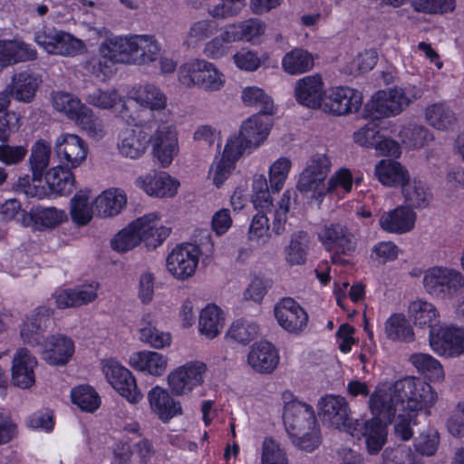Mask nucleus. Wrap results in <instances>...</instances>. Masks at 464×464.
I'll list each match as a JSON object with an SVG mask.
<instances>
[{
	"mask_svg": "<svg viewBox=\"0 0 464 464\" xmlns=\"http://www.w3.org/2000/svg\"><path fill=\"white\" fill-rule=\"evenodd\" d=\"M438 400L435 390L425 382L406 377L394 383H382L370 394L368 407L374 418L388 422L400 411H419L432 407Z\"/></svg>",
	"mask_w": 464,
	"mask_h": 464,
	"instance_id": "f257e3e1",
	"label": "nucleus"
},
{
	"mask_svg": "<svg viewBox=\"0 0 464 464\" xmlns=\"http://www.w3.org/2000/svg\"><path fill=\"white\" fill-rule=\"evenodd\" d=\"M160 44L153 35H116L106 38L99 48L98 66L105 75L112 72L116 63L138 65L155 62L160 53Z\"/></svg>",
	"mask_w": 464,
	"mask_h": 464,
	"instance_id": "f03ea898",
	"label": "nucleus"
},
{
	"mask_svg": "<svg viewBox=\"0 0 464 464\" xmlns=\"http://www.w3.org/2000/svg\"><path fill=\"white\" fill-rule=\"evenodd\" d=\"M283 418L286 430L300 449L311 451L319 445V431L311 406L291 401L285 405Z\"/></svg>",
	"mask_w": 464,
	"mask_h": 464,
	"instance_id": "7ed1b4c3",
	"label": "nucleus"
},
{
	"mask_svg": "<svg viewBox=\"0 0 464 464\" xmlns=\"http://www.w3.org/2000/svg\"><path fill=\"white\" fill-rule=\"evenodd\" d=\"M421 96V89L414 85L377 92L364 106V118L379 120L396 116Z\"/></svg>",
	"mask_w": 464,
	"mask_h": 464,
	"instance_id": "20e7f679",
	"label": "nucleus"
},
{
	"mask_svg": "<svg viewBox=\"0 0 464 464\" xmlns=\"http://www.w3.org/2000/svg\"><path fill=\"white\" fill-rule=\"evenodd\" d=\"M179 80L187 87H197L205 92H218L225 85V75L217 66L204 59H191L179 69Z\"/></svg>",
	"mask_w": 464,
	"mask_h": 464,
	"instance_id": "39448f33",
	"label": "nucleus"
},
{
	"mask_svg": "<svg viewBox=\"0 0 464 464\" xmlns=\"http://www.w3.org/2000/svg\"><path fill=\"white\" fill-rule=\"evenodd\" d=\"M422 284L430 295L451 300L464 290V275L455 268L433 266L425 271Z\"/></svg>",
	"mask_w": 464,
	"mask_h": 464,
	"instance_id": "423d86ee",
	"label": "nucleus"
},
{
	"mask_svg": "<svg viewBox=\"0 0 464 464\" xmlns=\"http://www.w3.org/2000/svg\"><path fill=\"white\" fill-rule=\"evenodd\" d=\"M270 189L268 181L264 175L255 176L252 183V202L256 209L274 208L273 230L276 234L280 235L285 229L293 193L290 190H285L274 208Z\"/></svg>",
	"mask_w": 464,
	"mask_h": 464,
	"instance_id": "0eeeda50",
	"label": "nucleus"
},
{
	"mask_svg": "<svg viewBox=\"0 0 464 464\" xmlns=\"http://www.w3.org/2000/svg\"><path fill=\"white\" fill-rule=\"evenodd\" d=\"M330 169L331 161L326 155L313 156L300 173L296 183L297 190L312 199L321 201L327 195L326 178Z\"/></svg>",
	"mask_w": 464,
	"mask_h": 464,
	"instance_id": "6e6552de",
	"label": "nucleus"
},
{
	"mask_svg": "<svg viewBox=\"0 0 464 464\" xmlns=\"http://www.w3.org/2000/svg\"><path fill=\"white\" fill-rule=\"evenodd\" d=\"M34 41L52 55L72 57L82 53L85 49V44L81 39L52 25H44L37 30Z\"/></svg>",
	"mask_w": 464,
	"mask_h": 464,
	"instance_id": "1a4fd4ad",
	"label": "nucleus"
},
{
	"mask_svg": "<svg viewBox=\"0 0 464 464\" xmlns=\"http://www.w3.org/2000/svg\"><path fill=\"white\" fill-rule=\"evenodd\" d=\"M207 366L200 361L187 362L169 372L167 384L175 396L189 395L204 382Z\"/></svg>",
	"mask_w": 464,
	"mask_h": 464,
	"instance_id": "9d476101",
	"label": "nucleus"
},
{
	"mask_svg": "<svg viewBox=\"0 0 464 464\" xmlns=\"http://www.w3.org/2000/svg\"><path fill=\"white\" fill-rule=\"evenodd\" d=\"M202 250L192 243L177 245L167 256L166 268L178 280L191 278L198 266Z\"/></svg>",
	"mask_w": 464,
	"mask_h": 464,
	"instance_id": "9b49d317",
	"label": "nucleus"
},
{
	"mask_svg": "<svg viewBox=\"0 0 464 464\" xmlns=\"http://www.w3.org/2000/svg\"><path fill=\"white\" fill-rule=\"evenodd\" d=\"M317 410L322 420L331 428L348 433L349 428L354 423L350 406L343 396L327 394L322 397L318 401Z\"/></svg>",
	"mask_w": 464,
	"mask_h": 464,
	"instance_id": "f8f14e48",
	"label": "nucleus"
},
{
	"mask_svg": "<svg viewBox=\"0 0 464 464\" xmlns=\"http://www.w3.org/2000/svg\"><path fill=\"white\" fill-rule=\"evenodd\" d=\"M362 103L361 92L349 87L337 86L324 92L321 110L334 116H343L357 112Z\"/></svg>",
	"mask_w": 464,
	"mask_h": 464,
	"instance_id": "ddd939ff",
	"label": "nucleus"
},
{
	"mask_svg": "<svg viewBox=\"0 0 464 464\" xmlns=\"http://www.w3.org/2000/svg\"><path fill=\"white\" fill-rule=\"evenodd\" d=\"M102 371L111 385L129 402L138 403L143 397L132 373L113 359L104 360Z\"/></svg>",
	"mask_w": 464,
	"mask_h": 464,
	"instance_id": "4468645a",
	"label": "nucleus"
},
{
	"mask_svg": "<svg viewBox=\"0 0 464 464\" xmlns=\"http://www.w3.org/2000/svg\"><path fill=\"white\" fill-rule=\"evenodd\" d=\"M318 238L329 251L349 255L355 251V232L342 222L325 224L318 233Z\"/></svg>",
	"mask_w": 464,
	"mask_h": 464,
	"instance_id": "2eb2a0df",
	"label": "nucleus"
},
{
	"mask_svg": "<svg viewBox=\"0 0 464 464\" xmlns=\"http://www.w3.org/2000/svg\"><path fill=\"white\" fill-rule=\"evenodd\" d=\"M54 151L63 166L74 169L86 160L88 146L76 134L62 133L54 141Z\"/></svg>",
	"mask_w": 464,
	"mask_h": 464,
	"instance_id": "dca6fc26",
	"label": "nucleus"
},
{
	"mask_svg": "<svg viewBox=\"0 0 464 464\" xmlns=\"http://www.w3.org/2000/svg\"><path fill=\"white\" fill-rule=\"evenodd\" d=\"M53 312L49 305L42 304L25 315L20 327V335L24 343L33 346L41 344L44 334L51 324Z\"/></svg>",
	"mask_w": 464,
	"mask_h": 464,
	"instance_id": "f3484780",
	"label": "nucleus"
},
{
	"mask_svg": "<svg viewBox=\"0 0 464 464\" xmlns=\"http://www.w3.org/2000/svg\"><path fill=\"white\" fill-rule=\"evenodd\" d=\"M431 349L438 354L454 357L464 354V329L457 327H440L429 336Z\"/></svg>",
	"mask_w": 464,
	"mask_h": 464,
	"instance_id": "a211bd4d",
	"label": "nucleus"
},
{
	"mask_svg": "<svg viewBox=\"0 0 464 464\" xmlns=\"http://www.w3.org/2000/svg\"><path fill=\"white\" fill-rule=\"evenodd\" d=\"M278 324L290 334H298L307 326L308 315L293 298H283L274 309Z\"/></svg>",
	"mask_w": 464,
	"mask_h": 464,
	"instance_id": "6ab92c4d",
	"label": "nucleus"
},
{
	"mask_svg": "<svg viewBox=\"0 0 464 464\" xmlns=\"http://www.w3.org/2000/svg\"><path fill=\"white\" fill-rule=\"evenodd\" d=\"M151 140L150 132L140 126L123 129L118 136L119 153L127 159L136 160L146 151Z\"/></svg>",
	"mask_w": 464,
	"mask_h": 464,
	"instance_id": "aec40b11",
	"label": "nucleus"
},
{
	"mask_svg": "<svg viewBox=\"0 0 464 464\" xmlns=\"http://www.w3.org/2000/svg\"><path fill=\"white\" fill-rule=\"evenodd\" d=\"M39 346L43 360L53 366L65 365L74 353L72 340L63 334L50 335Z\"/></svg>",
	"mask_w": 464,
	"mask_h": 464,
	"instance_id": "412c9836",
	"label": "nucleus"
},
{
	"mask_svg": "<svg viewBox=\"0 0 464 464\" xmlns=\"http://www.w3.org/2000/svg\"><path fill=\"white\" fill-rule=\"evenodd\" d=\"M100 284L91 282L74 288L62 289L55 292L53 297L58 309H67L87 305L98 298Z\"/></svg>",
	"mask_w": 464,
	"mask_h": 464,
	"instance_id": "4be33fe9",
	"label": "nucleus"
},
{
	"mask_svg": "<svg viewBox=\"0 0 464 464\" xmlns=\"http://www.w3.org/2000/svg\"><path fill=\"white\" fill-rule=\"evenodd\" d=\"M348 433L353 437H364L370 453L375 454L382 450L386 441V427L381 419L372 418L370 420H354Z\"/></svg>",
	"mask_w": 464,
	"mask_h": 464,
	"instance_id": "5701e85b",
	"label": "nucleus"
},
{
	"mask_svg": "<svg viewBox=\"0 0 464 464\" xmlns=\"http://www.w3.org/2000/svg\"><path fill=\"white\" fill-rule=\"evenodd\" d=\"M136 233L140 236L148 247L156 248L169 235V229L164 227L157 213L146 214L132 222Z\"/></svg>",
	"mask_w": 464,
	"mask_h": 464,
	"instance_id": "b1692460",
	"label": "nucleus"
},
{
	"mask_svg": "<svg viewBox=\"0 0 464 464\" xmlns=\"http://www.w3.org/2000/svg\"><path fill=\"white\" fill-rule=\"evenodd\" d=\"M169 392L157 385L150 390L147 395L151 411L163 422H168L175 416L182 414L180 402L175 400Z\"/></svg>",
	"mask_w": 464,
	"mask_h": 464,
	"instance_id": "393cba45",
	"label": "nucleus"
},
{
	"mask_svg": "<svg viewBox=\"0 0 464 464\" xmlns=\"http://www.w3.org/2000/svg\"><path fill=\"white\" fill-rule=\"evenodd\" d=\"M325 92L323 79L319 74L303 77L296 82L295 86L296 101L312 109H321Z\"/></svg>",
	"mask_w": 464,
	"mask_h": 464,
	"instance_id": "a878e982",
	"label": "nucleus"
},
{
	"mask_svg": "<svg viewBox=\"0 0 464 464\" xmlns=\"http://www.w3.org/2000/svg\"><path fill=\"white\" fill-rule=\"evenodd\" d=\"M153 154L159 164L166 168L179 152L176 130L170 126L159 128L153 138Z\"/></svg>",
	"mask_w": 464,
	"mask_h": 464,
	"instance_id": "bb28decb",
	"label": "nucleus"
},
{
	"mask_svg": "<svg viewBox=\"0 0 464 464\" xmlns=\"http://www.w3.org/2000/svg\"><path fill=\"white\" fill-rule=\"evenodd\" d=\"M137 185L149 196L157 198L173 197L179 182L166 172H150L139 177Z\"/></svg>",
	"mask_w": 464,
	"mask_h": 464,
	"instance_id": "cd10ccee",
	"label": "nucleus"
},
{
	"mask_svg": "<svg viewBox=\"0 0 464 464\" xmlns=\"http://www.w3.org/2000/svg\"><path fill=\"white\" fill-rule=\"evenodd\" d=\"M41 83V75L24 71L12 76L5 91L17 102L29 103L34 100Z\"/></svg>",
	"mask_w": 464,
	"mask_h": 464,
	"instance_id": "c85d7f7f",
	"label": "nucleus"
},
{
	"mask_svg": "<svg viewBox=\"0 0 464 464\" xmlns=\"http://www.w3.org/2000/svg\"><path fill=\"white\" fill-rule=\"evenodd\" d=\"M417 219L416 213L406 206H399L383 212L379 218L380 227L386 232L404 234L413 229Z\"/></svg>",
	"mask_w": 464,
	"mask_h": 464,
	"instance_id": "c756f323",
	"label": "nucleus"
},
{
	"mask_svg": "<svg viewBox=\"0 0 464 464\" xmlns=\"http://www.w3.org/2000/svg\"><path fill=\"white\" fill-rule=\"evenodd\" d=\"M37 361L25 348L16 351L13 358L12 381L17 387L26 389L34 383V368Z\"/></svg>",
	"mask_w": 464,
	"mask_h": 464,
	"instance_id": "7c9ffc66",
	"label": "nucleus"
},
{
	"mask_svg": "<svg viewBox=\"0 0 464 464\" xmlns=\"http://www.w3.org/2000/svg\"><path fill=\"white\" fill-rule=\"evenodd\" d=\"M247 362L259 373H271L278 365L279 354L272 343L259 342L252 345Z\"/></svg>",
	"mask_w": 464,
	"mask_h": 464,
	"instance_id": "2f4dec72",
	"label": "nucleus"
},
{
	"mask_svg": "<svg viewBox=\"0 0 464 464\" xmlns=\"http://www.w3.org/2000/svg\"><path fill=\"white\" fill-rule=\"evenodd\" d=\"M36 57V50L22 40H0V68L33 61Z\"/></svg>",
	"mask_w": 464,
	"mask_h": 464,
	"instance_id": "473e14b6",
	"label": "nucleus"
},
{
	"mask_svg": "<svg viewBox=\"0 0 464 464\" xmlns=\"http://www.w3.org/2000/svg\"><path fill=\"white\" fill-rule=\"evenodd\" d=\"M271 115L255 114L242 122L239 133L253 150L267 139L272 126Z\"/></svg>",
	"mask_w": 464,
	"mask_h": 464,
	"instance_id": "72a5a7b5",
	"label": "nucleus"
},
{
	"mask_svg": "<svg viewBox=\"0 0 464 464\" xmlns=\"http://www.w3.org/2000/svg\"><path fill=\"white\" fill-rule=\"evenodd\" d=\"M67 220V215L64 210L54 207L38 208L32 213L23 214L20 224L24 227L33 225L39 230L54 228Z\"/></svg>",
	"mask_w": 464,
	"mask_h": 464,
	"instance_id": "f704fd0d",
	"label": "nucleus"
},
{
	"mask_svg": "<svg viewBox=\"0 0 464 464\" xmlns=\"http://www.w3.org/2000/svg\"><path fill=\"white\" fill-rule=\"evenodd\" d=\"M129 364L136 371L153 376H161L167 369L168 359L157 352L140 351L130 356Z\"/></svg>",
	"mask_w": 464,
	"mask_h": 464,
	"instance_id": "c9c22d12",
	"label": "nucleus"
},
{
	"mask_svg": "<svg viewBox=\"0 0 464 464\" xmlns=\"http://www.w3.org/2000/svg\"><path fill=\"white\" fill-rule=\"evenodd\" d=\"M377 179L386 187H400L408 180V169L400 162L392 160H382L374 168Z\"/></svg>",
	"mask_w": 464,
	"mask_h": 464,
	"instance_id": "e433bc0d",
	"label": "nucleus"
},
{
	"mask_svg": "<svg viewBox=\"0 0 464 464\" xmlns=\"http://www.w3.org/2000/svg\"><path fill=\"white\" fill-rule=\"evenodd\" d=\"M401 192L409 208H425L429 206L432 194L428 186L420 179H411L401 188Z\"/></svg>",
	"mask_w": 464,
	"mask_h": 464,
	"instance_id": "4c0bfd02",
	"label": "nucleus"
},
{
	"mask_svg": "<svg viewBox=\"0 0 464 464\" xmlns=\"http://www.w3.org/2000/svg\"><path fill=\"white\" fill-rule=\"evenodd\" d=\"M127 197L119 188H110L95 198L93 200L97 216L109 218L118 215L125 207Z\"/></svg>",
	"mask_w": 464,
	"mask_h": 464,
	"instance_id": "58836bf2",
	"label": "nucleus"
},
{
	"mask_svg": "<svg viewBox=\"0 0 464 464\" xmlns=\"http://www.w3.org/2000/svg\"><path fill=\"white\" fill-rule=\"evenodd\" d=\"M130 97L142 107L151 111H160L166 108L168 98L156 85L146 83L134 87Z\"/></svg>",
	"mask_w": 464,
	"mask_h": 464,
	"instance_id": "ea45409f",
	"label": "nucleus"
},
{
	"mask_svg": "<svg viewBox=\"0 0 464 464\" xmlns=\"http://www.w3.org/2000/svg\"><path fill=\"white\" fill-rule=\"evenodd\" d=\"M94 203L90 190L78 191L70 201V216L78 227L87 226L93 218Z\"/></svg>",
	"mask_w": 464,
	"mask_h": 464,
	"instance_id": "a19ab883",
	"label": "nucleus"
},
{
	"mask_svg": "<svg viewBox=\"0 0 464 464\" xmlns=\"http://www.w3.org/2000/svg\"><path fill=\"white\" fill-rule=\"evenodd\" d=\"M409 314L416 325L429 327L430 329V334L433 330L439 331L440 327L438 325L440 314L435 305L431 303L421 299L413 301L409 306Z\"/></svg>",
	"mask_w": 464,
	"mask_h": 464,
	"instance_id": "79ce46f5",
	"label": "nucleus"
},
{
	"mask_svg": "<svg viewBox=\"0 0 464 464\" xmlns=\"http://www.w3.org/2000/svg\"><path fill=\"white\" fill-rule=\"evenodd\" d=\"M225 317L222 310L216 304H208L199 314L198 330L208 339H214L222 331Z\"/></svg>",
	"mask_w": 464,
	"mask_h": 464,
	"instance_id": "37998d69",
	"label": "nucleus"
},
{
	"mask_svg": "<svg viewBox=\"0 0 464 464\" xmlns=\"http://www.w3.org/2000/svg\"><path fill=\"white\" fill-rule=\"evenodd\" d=\"M140 333V340L155 349H164L171 344V334L157 328L156 321L150 314L142 317Z\"/></svg>",
	"mask_w": 464,
	"mask_h": 464,
	"instance_id": "c03bdc74",
	"label": "nucleus"
},
{
	"mask_svg": "<svg viewBox=\"0 0 464 464\" xmlns=\"http://www.w3.org/2000/svg\"><path fill=\"white\" fill-rule=\"evenodd\" d=\"M51 159V146L44 140H37L31 148V153L28 159L30 170L34 181H40L46 169L49 166Z\"/></svg>",
	"mask_w": 464,
	"mask_h": 464,
	"instance_id": "a18cd8bd",
	"label": "nucleus"
},
{
	"mask_svg": "<svg viewBox=\"0 0 464 464\" xmlns=\"http://www.w3.org/2000/svg\"><path fill=\"white\" fill-rule=\"evenodd\" d=\"M45 180L50 190L56 195H66L74 188V176L71 169L56 166L45 173Z\"/></svg>",
	"mask_w": 464,
	"mask_h": 464,
	"instance_id": "49530a36",
	"label": "nucleus"
},
{
	"mask_svg": "<svg viewBox=\"0 0 464 464\" xmlns=\"http://www.w3.org/2000/svg\"><path fill=\"white\" fill-rule=\"evenodd\" d=\"M314 65L313 55L301 48H295L286 53L282 59L283 70L291 75L309 72L314 68Z\"/></svg>",
	"mask_w": 464,
	"mask_h": 464,
	"instance_id": "de8ad7c7",
	"label": "nucleus"
},
{
	"mask_svg": "<svg viewBox=\"0 0 464 464\" xmlns=\"http://www.w3.org/2000/svg\"><path fill=\"white\" fill-rule=\"evenodd\" d=\"M309 247L308 235L300 231L294 234L285 247V260L290 266H303L307 260Z\"/></svg>",
	"mask_w": 464,
	"mask_h": 464,
	"instance_id": "09e8293b",
	"label": "nucleus"
},
{
	"mask_svg": "<svg viewBox=\"0 0 464 464\" xmlns=\"http://www.w3.org/2000/svg\"><path fill=\"white\" fill-rule=\"evenodd\" d=\"M86 102L100 110H111L117 105L125 106V100L118 90L112 89H93L84 96Z\"/></svg>",
	"mask_w": 464,
	"mask_h": 464,
	"instance_id": "8fccbe9b",
	"label": "nucleus"
},
{
	"mask_svg": "<svg viewBox=\"0 0 464 464\" xmlns=\"http://www.w3.org/2000/svg\"><path fill=\"white\" fill-rule=\"evenodd\" d=\"M425 118L430 126L438 130H449L457 121L455 112L445 103L427 107Z\"/></svg>",
	"mask_w": 464,
	"mask_h": 464,
	"instance_id": "3c124183",
	"label": "nucleus"
},
{
	"mask_svg": "<svg viewBox=\"0 0 464 464\" xmlns=\"http://www.w3.org/2000/svg\"><path fill=\"white\" fill-rule=\"evenodd\" d=\"M386 336L392 341L412 342L414 333L405 316L401 314L391 315L385 323Z\"/></svg>",
	"mask_w": 464,
	"mask_h": 464,
	"instance_id": "603ef678",
	"label": "nucleus"
},
{
	"mask_svg": "<svg viewBox=\"0 0 464 464\" xmlns=\"http://www.w3.org/2000/svg\"><path fill=\"white\" fill-rule=\"evenodd\" d=\"M74 122L87 135L95 140L102 139L106 134V130L102 121L95 115L93 111L85 106L80 114L74 120Z\"/></svg>",
	"mask_w": 464,
	"mask_h": 464,
	"instance_id": "864d4df0",
	"label": "nucleus"
},
{
	"mask_svg": "<svg viewBox=\"0 0 464 464\" xmlns=\"http://www.w3.org/2000/svg\"><path fill=\"white\" fill-rule=\"evenodd\" d=\"M241 98L245 105L258 108L261 111L259 114L272 115L274 112L272 99L257 86L244 88Z\"/></svg>",
	"mask_w": 464,
	"mask_h": 464,
	"instance_id": "5fc2aeb1",
	"label": "nucleus"
},
{
	"mask_svg": "<svg viewBox=\"0 0 464 464\" xmlns=\"http://www.w3.org/2000/svg\"><path fill=\"white\" fill-rule=\"evenodd\" d=\"M231 33L234 34L235 42L246 41L250 42L261 36L266 30L263 22L257 19H248L243 22L227 24Z\"/></svg>",
	"mask_w": 464,
	"mask_h": 464,
	"instance_id": "6e6d98bb",
	"label": "nucleus"
},
{
	"mask_svg": "<svg viewBox=\"0 0 464 464\" xmlns=\"http://www.w3.org/2000/svg\"><path fill=\"white\" fill-rule=\"evenodd\" d=\"M53 108L74 121L86 105L69 92H57L52 94Z\"/></svg>",
	"mask_w": 464,
	"mask_h": 464,
	"instance_id": "4d7b16f0",
	"label": "nucleus"
},
{
	"mask_svg": "<svg viewBox=\"0 0 464 464\" xmlns=\"http://www.w3.org/2000/svg\"><path fill=\"white\" fill-rule=\"evenodd\" d=\"M233 34L228 25H226L219 35L205 44L203 53L210 59H219L227 55L229 44L235 42Z\"/></svg>",
	"mask_w": 464,
	"mask_h": 464,
	"instance_id": "13d9d810",
	"label": "nucleus"
},
{
	"mask_svg": "<svg viewBox=\"0 0 464 464\" xmlns=\"http://www.w3.org/2000/svg\"><path fill=\"white\" fill-rule=\"evenodd\" d=\"M292 161L287 157H280L269 166L268 181L272 192H279L288 178Z\"/></svg>",
	"mask_w": 464,
	"mask_h": 464,
	"instance_id": "bf43d9fd",
	"label": "nucleus"
},
{
	"mask_svg": "<svg viewBox=\"0 0 464 464\" xmlns=\"http://www.w3.org/2000/svg\"><path fill=\"white\" fill-rule=\"evenodd\" d=\"M409 361L420 372L428 374L430 379L442 380L444 377L440 362L428 353H412Z\"/></svg>",
	"mask_w": 464,
	"mask_h": 464,
	"instance_id": "052dcab7",
	"label": "nucleus"
},
{
	"mask_svg": "<svg viewBox=\"0 0 464 464\" xmlns=\"http://www.w3.org/2000/svg\"><path fill=\"white\" fill-rule=\"evenodd\" d=\"M72 402L82 411L93 412L101 404L98 393L89 385H80L71 392Z\"/></svg>",
	"mask_w": 464,
	"mask_h": 464,
	"instance_id": "680f3d73",
	"label": "nucleus"
},
{
	"mask_svg": "<svg viewBox=\"0 0 464 464\" xmlns=\"http://www.w3.org/2000/svg\"><path fill=\"white\" fill-rule=\"evenodd\" d=\"M269 209L268 212H271ZM267 212V210H266ZM269 218L265 210L257 212L251 220L249 225L247 237L248 240L257 246L264 245L269 238Z\"/></svg>",
	"mask_w": 464,
	"mask_h": 464,
	"instance_id": "e2e57ef3",
	"label": "nucleus"
},
{
	"mask_svg": "<svg viewBox=\"0 0 464 464\" xmlns=\"http://www.w3.org/2000/svg\"><path fill=\"white\" fill-rule=\"evenodd\" d=\"M401 140L411 148L423 147L429 140H432L431 133L423 126L415 123H409L400 132Z\"/></svg>",
	"mask_w": 464,
	"mask_h": 464,
	"instance_id": "0e129e2a",
	"label": "nucleus"
},
{
	"mask_svg": "<svg viewBox=\"0 0 464 464\" xmlns=\"http://www.w3.org/2000/svg\"><path fill=\"white\" fill-rule=\"evenodd\" d=\"M258 333L257 324L243 320L236 321L230 326L227 336L237 343H248Z\"/></svg>",
	"mask_w": 464,
	"mask_h": 464,
	"instance_id": "69168bd1",
	"label": "nucleus"
},
{
	"mask_svg": "<svg viewBox=\"0 0 464 464\" xmlns=\"http://www.w3.org/2000/svg\"><path fill=\"white\" fill-rule=\"evenodd\" d=\"M353 178L348 169H341L336 171L326 182L327 194L349 193L353 188Z\"/></svg>",
	"mask_w": 464,
	"mask_h": 464,
	"instance_id": "338daca9",
	"label": "nucleus"
},
{
	"mask_svg": "<svg viewBox=\"0 0 464 464\" xmlns=\"http://www.w3.org/2000/svg\"><path fill=\"white\" fill-rule=\"evenodd\" d=\"M261 464H288L285 450L274 440L266 439L264 440Z\"/></svg>",
	"mask_w": 464,
	"mask_h": 464,
	"instance_id": "774afa93",
	"label": "nucleus"
}]
</instances>
